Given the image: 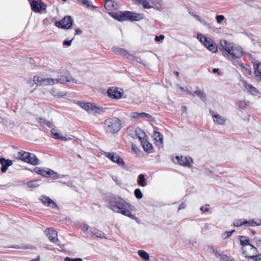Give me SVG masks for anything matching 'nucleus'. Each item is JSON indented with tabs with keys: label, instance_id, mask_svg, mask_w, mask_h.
<instances>
[{
	"label": "nucleus",
	"instance_id": "nucleus-1",
	"mask_svg": "<svg viewBox=\"0 0 261 261\" xmlns=\"http://www.w3.org/2000/svg\"><path fill=\"white\" fill-rule=\"evenodd\" d=\"M103 127L107 133H117L121 128V121L117 117L107 119L104 122Z\"/></svg>",
	"mask_w": 261,
	"mask_h": 261
},
{
	"label": "nucleus",
	"instance_id": "nucleus-2",
	"mask_svg": "<svg viewBox=\"0 0 261 261\" xmlns=\"http://www.w3.org/2000/svg\"><path fill=\"white\" fill-rule=\"evenodd\" d=\"M129 206V203L120 197H114L109 203L110 208L115 213L121 214L122 211L127 208Z\"/></svg>",
	"mask_w": 261,
	"mask_h": 261
},
{
	"label": "nucleus",
	"instance_id": "nucleus-3",
	"mask_svg": "<svg viewBox=\"0 0 261 261\" xmlns=\"http://www.w3.org/2000/svg\"><path fill=\"white\" fill-rule=\"evenodd\" d=\"M77 105L83 109L86 110L89 114H99L104 113L107 110L106 108L97 107L94 103L91 102H85L78 101Z\"/></svg>",
	"mask_w": 261,
	"mask_h": 261
},
{
	"label": "nucleus",
	"instance_id": "nucleus-4",
	"mask_svg": "<svg viewBox=\"0 0 261 261\" xmlns=\"http://www.w3.org/2000/svg\"><path fill=\"white\" fill-rule=\"evenodd\" d=\"M197 38L212 53H216L217 51V46L212 39L204 36L201 33H197Z\"/></svg>",
	"mask_w": 261,
	"mask_h": 261
},
{
	"label": "nucleus",
	"instance_id": "nucleus-5",
	"mask_svg": "<svg viewBox=\"0 0 261 261\" xmlns=\"http://www.w3.org/2000/svg\"><path fill=\"white\" fill-rule=\"evenodd\" d=\"M34 172L41 176L45 177H51L54 179H56L59 178V175L58 173L55 172L54 171L46 169H45L44 168H41L40 167H36L34 170Z\"/></svg>",
	"mask_w": 261,
	"mask_h": 261
},
{
	"label": "nucleus",
	"instance_id": "nucleus-6",
	"mask_svg": "<svg viewBox=\"0 0 261 261\" xmlns=\"http://www.w3.org/2000/svg\"><path fill=\"white\" fill-rule=\"evenodd\" d=\"M127 132L128 135L132 138H138L140 141L142 140L143 137L145 136L144 132L139 128L129 127L127 128Z\"/></svg>",
	"mask_w": 261,
	"mask_h": 261
},
{
	"label": "nucleus",
	"instance_id": "nucleus-7",
	"mask_svg": "<svg viewBox=\"0 0 261 261\" xmlns=\"http://www.w3.org/2000/svg\"><path fill=\"white\" fill-rule=\"evenodd\" d=\"M73 22L72 18L69 16H66L61 21L56 22L55 25L60 28L68 29L71 28Z\"/></svg>",
	"mask_w": 261,
	"mask_h": 261
},
{
	"label": "nucleus",
	"instance_id": "nucleus-8",
	"mask_svg": "<svg viewBox=\"0 0 261 261\" xmlns=\"http://www.w3.org/2000/svg\"><path fill=\"white\" fill-rule=\"evenodd\" d=\"M54 85L56 83L65 84L66 82H71L76 84H79L80 83L77 80H75L72 77L69 73H65L63 75L59 76L57 79H53Z\"/></svg>",
	"mask_w": 261,
	"mask_h": 261
},
{
	"label": "nucleus",
	"instance_id": "nucleus-9",
	"mask_svg": "<svg viewBox=\"0 0 261 261\" xmlns=\"http://www.w3.org/2000/svg\"><path fill=\"white\" fill-rule=\"evenodd\" d=\"M105 155L111 161L116 163L120 166L123 167L125 165V163L123 159L121 158L119 155L116 152H105Z\"/></svg>",
	"mask_w": 261,
	"mask_h": 261
},
{
	"label": "nucleus",
	"instance_id": "nucleus-10",
	"mask_svg": "<svg viewBox=\"0 0 261 261\" xmlns=\"http://www.w3.org/2000/svg\"><path fill=\"white\" fill-rule=\"evenodd\" d=\"M33 81L37 86H46L53 85L54 80L53 78H43L40 76H34Z\"/></svg>",
	"mask_w": 261,
	"mask_h": 261
},
{
	"label": "nucleus",
	"instance_id": "nucleus-11",
	"mask_svg": "<svg viewBox=\"0 0 261 261\" xmlns=\"http://www.w3.org/2000/svg\"><path fill=\"white\" fill-rule=\"evenodd\" d=\"M29 2L32 10L36 13H39L42 10L46 9V5L41 0H30Z\"/></svg>",
	"mask_w": 261,
	"mask_h": 261
},
{
	"label": "nucleus",
	"instance_id": "nucleus-12",
	"mask_svg": "<svg viewBox=\"0 0 261 261\" xmlns=\"http://www.w3.org/2000/svg\"><path fill=\"white\" fill-rule=\"evenodd\" d=\"M45 232L50 242L60 245L58 243L59 240L57 238V232L53 228H47L45 229Z\"/></svg>",
	"mask_w": 261,
	"mask_h": 261
},
{
	"label": "nucleus",
	"instance_id": "nucleus-13",
	"mask_svg": "<svg viewBox=\"0 0 261 261\" xmlns=\"http://www.w3.org/2000/svg\"><path fill=\"white\" fill-rule=\"evenodd\" d=\"M116 87H110L107 90L108 96L111 98L119 99L122 97V92Z\"/></svg>",
	"mask_w": 261,
	"mask_h": 261
},
{
	"label": "nucleus",
	"instance_id": "nucleus-14",
	"mask_svg": "<svg viewBox=\"0 0 261 261\" xmlns=\"http://www.w3.org/2000/svg\"><path fill=\"white\" fill-rule=\"evenodd\" d=\"M175 160L178 164L187 167H190L191 162H193L191 158L186 156H176Z\"/></svg>",
	"mask_w": 261,
	"mask_h": 261
},
{
	"label": "nucleus",
	"instance_id": "nucleus-15",
	"mask_svg": "<svg viewBox=\"0 0 261 261\" xmlns=\"http://www.w3.org/2000/svg\"><path fill=\"white\" fill-rule=\"evenodd\" d=\"M210 113L213 118L214 123L222 125H223L225 124L226 119L225 117H223L218 114L216 113L212 110L210 111Z\"/></svg>",
	"mask_w": 261,
	"mask_h": 261
},
{
	"label": "nucleus",
	"instance_id": "nucleus-16",
	"mask_svg": "<svg viewBox=\"0 0 261 261\" xmlns=\"http://www.w3.org/2000/svg\"><path fill=\"white\" fill-rule=\"evenodd\" d=\"M243 50L241 47L238 46H234L232 44V48H230V51L227 53L231 56V58H240L243 55Z\"/></svg>",
	"mask_w": 261,
	"mask_h": 261
},
{
	"label": "nucleus",
	"instance_id": "nucleus-17",
	"mask_svg": "<svg viewBox=\"0 0 261 261\" xmlns=\"http://www.w3.org/2000/svg\"><path fill=\"white\" fill-rule=\"evenodd\" d=\"M126 11L118 12H109V14L119 21H127Z\"/></svg>",
	"mask_w": 261,
	"mask_h": 261
},
{
	"label": "nucleus",
	"instance_id": "nucleus-18",
	"mask_svg": "<svg viewBox=\"0 0 261 261\" xmlns=\"http://www.w3.org/2000/svg\"><path fill=\"white\" fill-rule=\"evenodd\" d=\"M40 200L45 206L51 207L53 208L57 207L56 203L51 199L45 195L41 196Z\"/></svg>",
	"mask_w": 261,
	"mask_h": 261
},
{
	"label": "nucleus",
	"instance_id": "nucleus-19",
	"mask_svg": "<svg viewBox=\"0 0 261 261\" xmlns=\"http://www.w3.org/2000/svg\"><path fill=\"white\" fill-rule=\"evenodd\" d=\"M127 21H139L143 18V14L126 11Z\"/></svg>",
	"mask_w": 261,
	"mask_h": 261
},
{
	"label": "nucleus",
	"instance_id": "nucleus-20",
	"mask_svg": "<svg viewBox=\"0 0 261 261\" xmlns=\"http://www.w3.org/2000/svg\"><path fill=\"white\" fill-rule=\"evenodd\" d=\"M90 234L89 235L92 237H95L98 238H104L105 239H107V238L106 237L105 234L94 227H91L89 229Z\"/></svg>",
	"mask_w": 261,
	"mask_h": 261
},
{
	"label": "nucleus",
	"instance_id": "nucleus-21",
	"mask_svg": "<svg viewBox=\"0 0 261 261\" xmlns=\"http://www.w3.org/2000/svg\"><path fill=\"white\" fill-rule=\"evenodd\" d=\"M0 164L2 165L1 171L3 173L5 172L8 167L11 166L13 162L10 160H6L4 158H0Z\"/></svg>",
	"mask_w": 261,
	"mask_h": 261
},
{
	"label": "nucleus",
	"instance_id": "nucleus-22",
	"mask_svg": "<svg viewBox=\"0 0 261 261\" xmlns=\"http://www.w3.org/2000/svg\"><path fill=\"white\" fill-rule=\"evenodd\" d=\"M140 141L145 152L147 153H151L153 152V148L151 143L145 140L143 137V139L140 140Z\"/></svg>",
	"mask_w": 261,
	"mask_h": 261
},
{
	"label": "nucleus",
	"instance_id": "nucleus-23",
	"mask_svg": "<svg viewBox=\"0 0 261 261\" xmlns=\"http://www.w3.org/2000/svg\"><path fill=\"white\" fill-rule=\"evenodd\" d=\"M105 8L108 11H113L117 9V5L114 0H106Z\"/></svg>",
	"mask_w": 261,
	"mask_h": 261
},
{
	"label": "nucleus",
	"instance_id": "nucleus-24",
	"mask_svg": "<svg viewBox=\"0 0 261 261\" xmlns=\"http://www.w3.org/2000/svg\"><path fill=\"white\" fill-rule=\"evenodd\" d=\"M132 117L133 118L137 119L139 118H147L149 120H151L152 119V116L148 113H146L144 112L142 113H138V112H134L132 113Z\"/></svg>",
	"mask_w": 261,
	"mask_h": 261
},
{
	"label": "nucleus",
	"instance_id": "nucleus-25",
	"mask_svg": "<svg viewBox=\"0 0 261 261\" xmlns=\"http://www.w3.org/2000/svg\"><path fill=\"white\" fill-rule=\"evenodd\" d=\"M232 43H229L226 40H223L220 41L221 47L227 53L230 51V48H232Z\"/></svg>",
	"mask_w": 261,
	"mask_h": 261
},
{
	"label": "nucleus",
	"instance_id": "nucleus-26",
	"mask_svg": "<svg viewBox=\"0 0 261 261\" xmlns=\"http://www.w3.org/2000/svg\"><path fill=\"white\" fill-rule=\"evenodd\" d=\"M243 225L246 226H256L261 225V220L254 221L253 220H250L249 221L245 220L243 221Z\"/></svg>",
	"mask_w": 261,
	"mask_h": 261
},
{
	"label": "nucleus",
	"instance_id": "nucleus-27",
	"mask_svg": "<svg viewBox=\"0 0 261 261\" xmlns=\"http://www.w3.org/2000/svg\"><path fill=\"white\" fill-rule=\"evenodd\" d=\"M132 1L136 4L142 5L144 9H150L152 6L149 4L147 0H132Z\"/></svg>",
	"mask_w": 261,
	"mask_h": 261
},
{
	"label": "nucleus",
	"instance_id": "nucleus-28",
	"mask_svg": "<svg viewBox=\"0 0 261 261\" xmlns=\"http://www.w3.org/2000/svg\"><path fill=\"white\" fill-rule=\"evenodd\" d=\"M114 51L119 55H121L123 56L124 58L127 59L129 58L130 56V54H129L127 50H125L123 48H116L114 49Z\"/></svg>",
	"mask_w": 261,
	"mask_h": 261
},
{
	"label": "nucleus",
	"instance_id": "nucleus-29",
	"mask_svg": "<svg viewBox=\"0 0 261 261\" xmlns=\"http://www.w3.org/2000/svg\"><path fill=\"white\" fill-rule=\"evenodd\" d=\"M31 156L28 158V161L27 163H30L33 165H38L40 164V161L39 159L36 157V156L31 153Z\"/></svg>",
	"mask_w": 261,
	"mask_h": 261
},
{
	"label": "nucleus",
	"instance_id": "nucleus-30",
	"mask_svg": "<svg viewBox=\"0 0 261 261\" xmlns=\"http://www.w3.org/2000/svg\"><path fill=\"white\" fill-rule=\"evenodd\" d=\"M254 73L258 81H261V63L254 66Z\"/></svg>",
	"mask_w": 261,
	"mask_h": 261
},
{
	"label": "nucleus",
	"instance_id": "nucleus-31",
	"mask_svg": "<svg viewBox=\"0 0 261 261\" xmlns=\"http://www.w3.org/2000/svg\"><path fill=\"white\" fill-rule=\"evenodd\" d=\"M19 154V158L27 163L28 161V158H29V156H31V153H30V152H26V151H20V152H19L18 153Z\"/></svg>",
	"mask_w": 261,
	"mask_h": 261
},
{
	"label": "nucleus",
	"instance_id": "nucleus-32",
	"mask_svg": "<svg viewBox=\"0 0 261 261\" xmlns=\"http://www.w3.org/2000/svg\"><path fill=\"white\" fill-rule=\"evenodd\" d=\"M137 184L141 187H145L147 185L146 179L144 174H141L139 175L137 179Z\"/></svg>",
	"mask_w": 261,
	"mask_h": 261
},
{
	"label": "nucleus",
	"instance_id": "nucleus-33",
	"mask_svg": "<svg viewBox=\"0 0 261 261\" xmlns=\"http://www.w3.org/2000/svg\"><path fill=\"white\" fill-rule=\"evenodd\" d=\"M153 135L156 142H159L160 144H163V136L162 134L158 131H154Z\"/></svg>",
	"mask_w": 261,
	"mask_h": 261
},
{
	"label": "nucleus",
	"instance_id": "nucleus-34",
	"mask_svg": "<svg viewBox=\"0 0 261 261\" xmlns=\"http://www.w3.org/2000/svg\"><path fill=\"white\" fill-rule=\"evenodd\" d=\"M51 134L52 137L56 139H60L62 140H65L67 141L70 140V139H67L66 137L63 136H61L58 133L55 132V130L54 129H52L51 130Z\"/></svg>",
	"mask_w": 261,
	"mask_h": 261
},
{
	"label": "nucleus",
	"instance_id": "nucleus-35",
	"mask_svg": "<svg viewBox=\"0 0 261 261\" xmlns=\"http://www.w3.org/2000/svg\"><path fill=\"white\" fill-rule=\"evenodd\" d=\"M243 83L245 88L250 93H254L257 92V90L256 88L253 87L252 85L247 84L246 81H243Z\"/></svg>",
	"mask_w": 261,
	"mask_h": 261
},
{
	"label": "nucleus",
	"instance_id": "nucleus-36",
	"mask_svg": "<svg viewBox=\"0 0 261 261\" xmlns=\"http://www.w3.org/2000/svg\"><path fill=\"white\" fill-rule=\"evenodd\" d=\"M138 254L140 257L143 259L145 261L149 260V254L144 250H139Z\"/></svg>",
	"mask_w": 261,
	"mask_h": 261
},
{
	"label": "nucleus",
	"instance_id": "nucleus-37",
	"mask_svg": "<svg viewBox=\"0 0 261 261\" xmlns=\"http://www.w3.org/2000/svg\"><path fill=\"white\" fill-rule=\"evenodd\" d=\"M195 94L198 96L201 100L205 101L206 100V96L204 92L201 90H197L194 92Z\"/></svg>",
	"mask_w": 261,
	"mask_h": 261
},
{
	"label": "nucleus",
	"instance_id": "nucleus-38",
	"mask_svg": "<svg viewBox=\"0 0 261 261\" xmlns=\"http://www.w3.org/2000/svg\"><path fill=\"white\" fill-rule=\"evenodd\" d=\"M241 67L243 69L244 73L250 75L251 74V68L249 65L245 64H241Z\"/></svg>",
	"mask_w": 261,
	"mask_h": 261
},
{
	"label": "nucleus",
	"instance_id": "nucleus-39",
	"mask_svg": "<svg viewBox=\"0 0 261 261\" xmlns=\"http://www.w3.org/2000/svg\"><path fill=\"white\" fill-rule=\"evenodd\" d=\"M38 121L42 125H46L48 127H51V123L49 121H47L46 119L43 118H39L37 119Z\"/></svg>",
	"mask_w": 261,
	"mask_h": 261
},
{
	"label": "nucleus",
	"instance_id": "nucleus-40",
	"mask_svg": "<svg viewBox=\"0 0 261 261\" xmlns=\"http://www.w3.org/2000/svg\"><path fill=\"white\" fill-rule=\"evenodd\" d=\"M38 180H33L28 181L27 182V186L30 188H35L39 186V184H38Z\"/></svg>",
	"mask_w": 261,
	"mask_h": 261
},
{
	"label": "nucleus",
	"instance_id": "nucleus-41",
	"mask_svg": "<svg viewBox=\"0 0 261 261\" xmlns=\"http://www.w3.org/2000/svg\"><path fill=\"white\" fill-rule=\"evenodd\" d=\"M250 240L248 238H246L245 236H241L240 243L242 246L250 245Z\"/></svg>",
	"mask_w": 261,
	"mask_h": 261
},
{
	"label": "nucleus",
	"instance_id": "nucleus-42",
	"mask_svg": "<svg viewBox=\"0 0 261 261\" xmlns=\"http://www.w3.org/2000/svg\"><path fill=\"white\" fill-rule=\"evenodd\" d=\"M130 56L129 58H128V60L132 61H135L137 63H140V64H143V60L142 59L139 57H135L132 55H130Z\"/></svg>",
	"mask_w": 261,
	"mask_h": 261
},
{
	"label": "nucleus",
	"instance_id": "nucleus-43",
	"mask_svg": "<svg viewBox=\"0 0 261 261\" xmlns=\"http://www.w3.org/2000/svg\"><path fill=\"white\" fill-rule=\"evenodd\" d=\"M122 214L123 215H125V216H126L127 217H129L132 219H136V217H135V216L133 215L132 214V213L129 210H128L127 208L125 210L122 211Z\"/></svg>",
	"mask_w": 261,
	"mask_h": 261
},
{
	"label": "nucleus",
	"instance_id": "nucleus-44",
	"mask_svg": "<svg viewBox=\"0 0 261 261\" xmlns=\"http://www.w3.org/2000/svg\"><path fill=\"white\" fill-rule=\"evenodd\" d=\"M122 214L123 215H125V216H126L127 217H129L132 219H136V217H135V216L133 215L132 214V213L129 210H128L127 208L125 210L122 211Z\"/></svg>",
	"mask_w": 261,
	"mask_h": 261
},
{
	"label": "nucleus",
	"instance_id": "nucleus-45",
	"mask_svg": "<svg viewBox=\"0 0 261 261\" xmlns=\"http://www.w3.org/2000/svg\"><path fill=\"white\" fill-rule=\"evenodd\" d=\"M134 195L137 199H141L143 197V194L139 189H136L134 191Z\"/></svg>",
	"mask_w": 261,
	"mask_h": 261
},
{
	"label": "nucleus",
	"instance_id": "nucleus-46",
	"mask_svg": "<svg viewBox=\"0 0 261 261\" xmlns=\"http://www.w3.org/2000/svg\"><path fill=\"white\" fill-rule=\"evenodd\" d=\"M248 258H249L250 261H256L261 260V254L250 256H248Z\"/></svg>",
	"mask_w": 261,
	"mask_h": 261
},
{
	"label": "nucleus",
	"instance_id": "nucleus-47",
	"mask_svg": "<svg viewBox=\"0 0 261 261\" xmlns=\"http://www.w3.org/2000/svg\"><path fill=\"white\" fill-rule=\"evenodd\" d=\"M235 231V230H232L230 231H225L222 234V237L224 239L229 238Z\"/></svg>",
	"mask_w": 261,
	"mask_h": 261
},
{
	"label": "nucleus",
	"instance_id": "nucleus-48",
	"mask_svg": "<svg viewBox=\"0 0 261 261\" xmlns=\"http://www.w3.org/2000/svg\"><path fill=\"white\" fill-rule=\"evenodd\" d=\"M238 59L239 58H236L234 57L231 58V59L233 65H234L236 67L238 66H241V64H243L238 60Z\"/></svg>",
	"mask_w": 261,
	"mask_h": 261
},
{
	"label": "nucleus",
	"instance_id": "nucleus-49",
	"mask_svg": "<svg viewBox=\"0 0 261 261\" xmlns=\"http://www.w3.org/2000/svg\"><path fill=\"white\" fill-rule=\"evenodd\" d=\"M217 22L220 24L225 19V17L222 15H217L216 16Z\"/></svg>",
	"mask_w": 261,
	"mask_h": 261
},
{
	"label": "nucleus",
	"instance_id": "nucleus-50",
	"mask_svg": "<svg viewBox=\"0 0 261 261\" xmlns=\"http://www.w3.org/2000/svg\"><path fill=\"white\" fill-rule=\"evenodd\" d=\"M91 228V227H90L88 225H84L82 227V230L84 231V233L87 234H89L90 233L89 231V229Z\"/></svg>",
	"mask_w": 261,
	"mask_h": 261
},
{
	"label": "nucleus",
	"instance_id": "nucleus-51",
	"mask_svg": "<svg viewBox=\"0 0 261 261\" xmlns=\"http://www.w3.org/2000/svg\"><path fill=\"white\" fill-rule=\"evenodd\" d=\"M210 248L217 257H218L221 256L220 253L216 249L214 248L213 246H211Z\"/></svg>",
	"mask_w": 261,
	"mask_h": 261
},
{
	"label": "nucleus",
	"instance_id": "nucleus-52",
	"mask_svg": "<svg viewBox=\"0 0 261 261\" xmlns=\"http://www.w3.org/2000/svg\"><path fill=\"white\" fill-rule=\"evenodd\" d=\"M233 225L235 227H239L243 225V221L241 220H236L233 222Z\"/></svg>",
	"mask_w": 261,
	"mask_h": 261
},
{
	"label": "nucleus",
	"instance_id": "nucleus-53",
	"mask_svg": "<svg viewBox=\"0 0 261 261\" xmlns=\"http://www.w3.org/2000/svg\"><path fill=\"white\" fill-rule=\"evenodd\" d=\"M83 5H86L87 7H90V1L89 0H77Z\"/></svg>",
	"mask_w": 261,
	"mask_h": 261
},
{
	"label": "nucleus",
	"instance_id": "nucleus-54",
	"mask_svg": "<svg viewBox=\"0 0 261 261\" xmlns=\"http://www.w3.org/2000/svg\"><path fill=\"white\" fill-rule=\"evenodd\" d=\"M165 38V36L163 35H160V36H156L155 37V41L156 42L160 41V40H163Z\"/></svg>",
	"mask_w": 261,
	"mask_h": 261
},
{
	"label": "nucleus",
	"instance_id": "nucleus-55",
	"mask_svg": "<svg viewBox=\"0 0 261 261\" xmlns=\"http://www.w3.org/2000/svg\"><path fill=\"white\" fill-rule=\"evenodd\" d=\"M74 39V38H73L72 39H71L70 40H65L63 44L65 45H67L68 46H69L71 45V42L72 41V40Z\"/></svg>",
	"mask_w": 261,
	"mask_h": 261
},
{
	"label": "nucleus",
	"instance_id": "nucleus-56",
	"mask_svg": "<svg viewBox=\"0 0 261 261\" xmlns=\"http://www.w3.org/2000/svg\"><path fill=\"white\" fill-rule=\"evenodd\" d=\"M186 207V204L185 202H182L179 204L178 211L184 209Z\"/></svg>",
	"mask_w": 261,
	"mask_h": 261
},
{
	"label": "nucleus",
	"instance_id": "nucleus-57",
	"mask_svg": "<svg viewBox=\"0 0 261 261\" xmlns=\"http://www.w3.org/2000/svg\"><path fill=\"white\" fill-rule=\"evenodd\" d=\"M82 31L80 29H76L75 31L74 35H77L82 34Z\"/></svg>",
	"mask_w": 261,
	"mask_h": 261
},
{
	"label": "nucleus",
	"instance_id": "nucleus-58",
	"mask_svg": "<svg viewBox=\"0 0 261 261\" xmlns=\"http://www.w3.org/2000/svg\"><path fill=\"white\" fill-rule=\"evenodd\" d=\"M200 210L203 212H207L208 211V208L204 207V206H201L200 207Z\"/></svg>",
	"mask_w": 261,
	"mask_h": 261
},
{
	"label": "nucleus",
	"instance_id": "nucleus-59",
	"mask_svg": "<svg viewBox=\"0 0 261 261\" xmlns=\"http://www.w3.org/2000/svg\"><path fill=\"white\" fill-rule=\"evenodd\" d=\"M193 15L195 17V18L197 20H199L200 22H201L202 23H203L204 22V21L203 20H201V19L199 18V16L198 15H195H195Z\"/></svg>",
	"mask_w": 261,
	"mask_h": 261
},
{
	"label": "nucleus",
	"instance_id": "nucleus-60",
	"mask_svg": "<svg viewBox=\"0 0 261 261\" xmlns=\"http://www.w3.org/2000/svg\"><path fill=\"white\" fill-rule=\"evenodd\" d=\"M249 245L251 247L252 249H253V252L254 253H256L257 252L256 248L255 247H254L253 245H251L250 244Z\"/></svg>",
	"mask_w": 261,
	"mask_h": 261
},
{
	"label": "nucleus",
	"instance_id": "nucleus-61",
	"mask_svg": "<svg viewBox=\"0 0 261 261\" xmlns=\"http://www.w3.org/2000/svg\"><path fill=\"white\" fill-rule=\"evenodd\" d=\"M73 258H70L69 257H66L64 258V261H72Z\"/></svg>",
	"mask_w": 261,
	"mask_h": 261
},
{
	"label": "nucleus",
	"instance_id": "nucleus-62",
	"mask_svg": "<svg viewBox=\"0 0 261 261\" xmlns=\"http://www.w3.org/2000/svg\"><path fill=\"white\" fill-rule=\"evenodd\" d=\"M40 256H38L35 259H32L30 261H39L40 260Z\"/></svg>",
	"mask_w": 261,
	"mask_h": 261
},
{
	"label": "nucleus",
	"instance_id": "nucleus-63",
	"mask_svg": "<svg viewBox=\"0 0 261 261\" xmlns=\"http://www.w3.org/2000/svg\"><path fill=\"white\" fill-rule=\"evenodd\" d=\"M72 261H83V259L81 258H73Z\"/></svg>",
	"mask_w": 261,
	"mask_h": 261
},
{
	"label": "nucleus",
	"instance_id": "nucleus-64",
	"mask_svg": "<svg viewBox=\"0 0 261 261\" xmlns=\"http://www.w3.org/2000/svg\"><path fill=\"white\" fill-rule=\"evenodd\" d=\"M28 83L30 85H33L34 83V81H33V80H30L28 81Z\"/></svg>",
	"mask_w": 261,
	"mask_h": 261
}]
</instances>
